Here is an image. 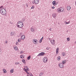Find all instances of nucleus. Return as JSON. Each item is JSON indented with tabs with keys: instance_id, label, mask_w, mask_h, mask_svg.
Segmentation results:
<instances>
[{
	"instance_id": "obj_1",
	"label": "nucleus",
	"mask_w": 76,
	"mask_h": 76,
	"mask_svg": "<svg viewBox=\"0 0 76 76\" xmlns=\"http://www.w3.org/2000/svg\"><path fill=\"white\" fill-rule=\"evenodd\" d=\"M24 24L22 21H18L17 23V27L18 28H22Z\"/></svg>"
},
{
	"instance_id": "obj_2",
	"label": "nucleus",
	"mask_w": 76,
	"mask_h": 76,
	"mask_svg": "<svg viewBox=\"0 0 76 76\" xmlns=\"http://www.w3.org/2000/svg\"><path fill=\"white\" fill-rule=\"evenodd\" d=\"M0 13L2 15H6V10L4 8L1 9L0 10Z\"/></svg>"
},
{
	"instance_id": "obj_3",
	"label": "nucleus",
	"mask_w": 76,
	"mask_h": 76,
	"mask_svg": "<svg viewBox=\"0 0 76 76\" xmlns=\"http://www.w3.org/2000/svg\"><path fill=\"white\" fill-rule=\"evenodd\" d=\"M56 11L58 13H61L64 11V8L61 7L57 9Z\"/></svg>"
},
{
	"instance_id": "obj_4",
	"label": "nucleus",
	"mask_w": 76,
	"mask_h": 76,
	"mask_svg": "<svg viewBox=\"0 0 76 76\" xmlns=\"http://www.w3.org/2000/svg\"><path fill=\"white\" fill-rule=\"evenodd\" d=\"M42 61L43 63H47V62H48V58L47 57H44L43 58Z\"/></svg>"
},
{
	"instance_id": "obj_5",
	"label": "nucleus",
	"mask_w": 76,
	"mask_h": 76,
	"mask_svg": "<svg viewBox=\"0 0 76 76\" xmlns=\"http://www.w3.org/2000/svg\"><path fill=\"white\" fill-rule=\"evenodd\" d=\"M33 42L34 43V44L36 45L38 44L39 42L38 40L37 39H34L33 40Z\"/></svg>"
},
{
	"instance_id": "obj_6",
	"label": "nucleus",
	"mask_w": 76,
	"mask_h": 76,
	"mask_svg": "<svg viewBox=\"0 0 76 76\" xmlns=\"http://www.w3.org/2000/svg\"><path fill=\"white\" fill-rule=\"evenodd\" d=\"M58 66L59 67H60V68H61V69H63V68H64V65H63V64L61 63H59Z\"/></svg>"
},
{
	"instance_id": "obj_7",
	"label": "nucleus",
	"mask_w": 76,
	"mask_h": 76,
	"mask_svg": "<svg viewBox=\"0 0 76 76\" xmlns=\"http://www.w3.org/2000/svg\"><path fill=\"white\" fill-rule=\"evenodd\" d=\"M23 70L25 71V72H27L28 71H29V69L28 67L27 66H24V68L23 69Z\"/></svg>"
},
{
	"instance_id": "obj_8",
	"label": "nucleus",
	"mask_w": 76,
	"mask_h": 76,
	"mask_svg": "<svg viewBox=\"0 0 76 76\" xmlns=\"http://www.w3.org/2000/svg\"><path fill=\"white\" fill-rule=\"evenodd\" d=\"M39 2V0H34V3L36 4H38Z\"/></svg>"
},
{
	"instance_id": "obj_9",
	"label": "nucleus",
	"mask_w": 76,
	"mask_h": 76,
	"mask_svg": "<svg viewBox=\"0 0 76 76\" xmlns=\"http://www.w3.org/2000/svg\"><path fill=\"white\" fill-rule=\"evenodd\" d=\"M45 54V53L42 52L40 53H39L38 55V56H44V55Z\"/></svg>"
},
{
	"instance_id": "obj_10",
	"label": "nucleus",
	"mask_w": 76,
	"mask_h": 76,
	"mask_svg": "<svg viewBox=\"0 0 76 76\" xmlns=\"http://www.w3.org/2000/svg\"><path fill=\"white\" fill-rule=\"evenodd\" d=\"M57 13H54L53 14V16L54 18H56L57 17Z\"/></svg>"
},
{
	"instance_id": "obj_11",
	"label": "nucleus",
	"mask_w": 76,
	"mask_h": 76,
	"mask_svg": "<svg viewBox=\"0 0 76 76\" xmlns=\"http://www.w3.org/2000/svg\"><path fill=\"white\" fill-rule=\"evenodd\" d=\"M25 38V36L24 35H23L21 37V39L22 40H24Z\"/></svg>"
},
{
	"instance_id": "obj_12",
	"label": "nucleus",
	"mask_w": 76,
	"mask_h": 76,
	"mask_svg": "<svg viewBox=\"0 0 76 76\" xmlns=\"http://www.w3.org/2000/svg\"><path fill=\"white\" fill-rule=\"evenodd\" d=\"M50 42L52 45H54L55 44V42H55V40H53H53H51Z\"/></svg>"
},
{
	"instance_id": "obj_13",
	"label": "nucleus",
	"mask_w": 76,
	"mask_h": 76,
	"mask_svg": "<svg viewBox=\"0 0 76 76\" xmlns=\"http://www.w3.org/2000/svg\"><path fill=\"white\" fill-rule=\"evenodd\" d=\"M67 10H70L71 9V7L69 6H68L67 7Z\"/></svg>"
},
{
	"instance_id": "obj_14",
	"label": "nucleus",
	"mask_w": 76,
	"mask_h": 76,
	"mask_svg": "<svg viewBox=\"0 0 76 76\" xmlns=\"http://www.w3.org/2000/svg\"><path fill=\"white\" fill-rule=\"evenodd\" d=\"M56 1H53L52 2L53 5L54 6H56Z\"/></svg>"
},
{
	"instance_id": "obj_15",
	"label": "nucleus",
	"mask_w": 76,
	"mask_h": 76,
	"mask_svg": "<svg viewBox=\"0 0 76 76\" xmlns=\"http://www.w3.org/2000/svg\"><path fill=\"white\" fill-rule=\"evenodd\" d=\"M2 71H3V73H7V71L5 69H3Z\"/></svg>"
},
{
	"instance_id": "obj_16",
	"label": "nucleus",
	"mask_w": 76,
	"mask_h": 76,
	"mask_svg": "<svg viewBox=\"0 0 76 76\" xmlns=\"http://www.w3.org/2000/svg\"><path fill=\"white\" fill-rule=\"evenodd\" d=\"M15 35V32L14 31H13L11 32L10 35L11 36H13Z\"/></svg>"
},
{
	"instance_id": "obj_17",
	"label": "nucleus",
	"mask_w": 76,
	"mask_h": 76,
	"mask_svg": "<svg viewBox=\"0 0 76 76\" xmlns=\"http://www.w3.org/2000/svg\"><path fill=\"white\" fill-rule=\"evenodd\" d=\"M59 50V49L58 48H57L56 49V54H58V50Z\"/></svg>"
},
{
	"instance_id": "obj_18",
	"label": "nucleus",
	"mask_w": 76,
	"mask_h": 76,
	"mask_svg": "<svg viewBox=\"0 0 76 76\" xmlns=\"http://www.w3.org/2000/svg\"><path fill=\"white\" fill-rule=\"evenodd\" d=\"M14 49L16 50H18V47L15 46H14Z\"/></svg>"
},
{
	"instance_id": "obj_19",
	"label": "nucleus",
	"mask_w": 76,
	"mask_h": 76,
	"mask_svg": "<svg viewBox=\"0 0 76 76\" xmlns=\"http://www.w3.org/2000/svg\"><path fill=\"white\" fill-rule=\"evenodd\" d=\"M31 32H35V29L33 28H31Z\"/></svg>"
},
{
	"instance_id": "obj_20",
	"label": "nucleus",
	"mask_w": 76,
	"mask_h": 76,
	"mask_svg": "<svg viewBox=\"0 0 76 76\" xmlns=\"http://www.w3.org/2000/svg\"><path fill=\"white\" fill-rule=\"evenodd\" d=\"M14 72V69H12L10 70V72L11 73H13Z\"/></svg>"
},
{
	"instance_id": "obj_21",
	"label": "nucleus",
	"mask_w": 76,
	"mask_h": 76,
	"mask_svg": "<svg viewBox=\"0 0 76 76\" xmlns=\"http://www.w3.org/2000/svg\"><path fill=\"white\" fill-rule=\"evenodd\" d=\"M70 21H68V22H67L66 21H65V23L66 24H69V23H70Z\"/></svg>"
},
{
	"instance_id": "obj_22",
	"label": "nucleus",
	"mask_w": 76,
	"mask_h": 76,
	"mask_svg": "<svg viewBox=\"0 0 76 76\" xmlns=\"http://www.w3.org/2000/svg\"><path fill=\"white\" fill-rule=\"evenodd\" d=\"M43 37H42V38L39 41V43H41V42H42V40L43 39Z\"/></svg>"
},
{
	"instance_id": "obj_23",
	"label": "nucleus",
	"mask_w": 76,
	"mask_h": 76,
	"mask_svg": "<svg viewBox=\"0 0 76 76\" xmlns=\"http://www.w3.org/2000/svg\"><path fill=\"white\" fill-rule=\"evenodd\" d=\"M62 63L63 64H64L65 63H66V60H64L63 61H62Z\"/></svg>"
},
{
	"instance_id": "obj_24",
	"label": "nucleus",
	"mask_w": 76,
	"mask_h": 76,
	"mask_svg": "<svg viewBox=\"0 0 76 76\" xmlns=\"http://www.w3.org/2000/svg\"><path fill=\"white\" fill-rule=\"evenodd\" d=\"M20 58H24V56H23V55H22L21 56H20Z\"/></svg>"
},
{
	"instance_id": "obj_25",
	"label": "nucleus",
	"mask_w": 76,
	"mask_h": 76,
	"mask_svg": "<svg viewBox=\"0 0 76 76\" xmlns=\"http://www.w3.org/2000/svg\"><path fill=\"white\" fill-rule=\"evenodd\" d=\"M31 56H28L27 58V60H30L31 59Z\"/></svg>"
},
{
	"instance_id": "obj_26",
	"label": "nucleus",
	"mask_w": 76,
	"mask_h": 76,
	"mask_svg": "<svg viewBox=\"0 0 76 76\" xmlns=\"http://www.w3.org/2000/svg\"><path fill=\"white\" fill-rule=\"evenodd\" d=\"M43 75H44V73L43 72H41V73L39 74L40 76H42Z\"/></svg>"
},
{
	"instance_id": "obj_27",
	"label": "nucleus",
	"mask_w": 76,
	"mask_h": 76,
	"mask_svg": "<svg viewBox=\"0 0 76 76\" xmlns=\"http://www.w3.org/2000/svg\"><path fill=\"white\" fill-rule=\"evenodd\" d=\"M62 55H63V56H66V53L64 52L62 53Z\"/></svg>"
},
{
	"instance_id": "obj_28",
	"label": "nucleus",
	"mask_w": 76,
	"mask_h": 76,
	"mask_svg": "<svg viewBox=\"0 0 76 76\" xmlns=\"http://www.w3.org/2000/svg\"><path fill=\"white\" fill-rule=\"evenodd\" d=\"M57 60H58V61L60 60V57H58L57 58Z\"/></svg>"
},
{
	"instance_id": "obj_29",
	"label": "nucleus",
	"mask_w": 76,
	"mask_h": 76,
	"mask_svg": "<svg viewBox=\"0 0 76 76\" xmlns=\"http://www.w3.org/2000/svg\"><path fill=\"white\" fill-rule=\"evenodd\" d=\"M67 40L68 41H70V38H67Z\"/></svg>"
},
{
	"instance_id": "obj_30",
	"label": "nucleus",
	"mask_w": 76,
	"mask_h": 76,
	"mask_svg": "<svg viewBox=\"0 0 76 76\" xmlns=\"http://www.w3.org/2000/svg\"><path fill=\"white\" fill-rule=\"evenodd\" d=\"M22 61L23 62V63H25V60L23 59L22 60Z\"/></svg>"
},
{
	"instance_id": "obj_31",
	"label": "nucleus",
	"mask_w": 76,
	"mask_h": 76,
	"mask_svg": "<svg viewBox=\"0 0 76 76\" xmlns=\"http://www.w3.org/2000/svg\"><path fill=\"white\" fill-rule=\"evenodd\" d=\"M20 54H22L23 53V51H21L20 52Z\"/></svg>"
},
{
	"instance_id": "obj_32",
	"label": "nucleus",
	"mask_w": 76,
	"mask_h": 76,
	"mask_svg": "<svg viewBox=\"0 0 76 76\" xmlns=\"http://www.w3.org/2000/svg\"><path fill=\"white\" fill-rule=\"evenodd\" d=\"M34 7H35L34 6H32L31 9H34Z\"/></svg>"
},
{
	"instance_id": "obj_33",
	"label": "nucleus",
	"mask_w": 76,
	"mask_h": 76,
	"mask_svg": "<svg viewBox=\"0 0 76 76\" xmlns=\"http://www.w3.org/2000/svg\"><path fill=\"white\" fill-rule=\"evenodd\" d=\"M19 63L18 62H15V64H19Z\"/></svg>"
},
{
	"instance_id": "obj_34",
	"label": "nucleus",
	"mask_w": 76,
	"mask_h": 76,
	"mask_svg": "<svg viewBox=\"0 0 76 76\" xmlns=\"http://www.w3.org/2000/svg\"><path fill=\"white\" fill-rule=\"evenodd\" d=\"M26 72L28 74V75H29V73L28 72V71H26Z\"/></svg>"
},
{
	"instance_id": "obj_35",
	"label": "nucleus",
	"mask_w": 76,
	"mask_h": 76,
	"mask_svg": "<svg viewBox=\"0 0 76 76\" xmlns=\"http://www.w3.org/2000/svg\"><path fill=\"white\" fill-rule=\"evenodd\" d=\"M29 75L30 76H33V75H32V74H31V73H30Z\"/></svg>"
},
{
	"instance_id": "obj_36",
	"label": "nucleus",
	"mask_w": 76,
	"mask_h": 76,
	"mask_svg": "<svg viewBox=\"0 0 76 76\" xmlns=\"http://www.w3.org/2000/svg\"><path fill=\"white\" fill-rule=\"evenodd\" d=\"M18 42H20V40L19 39H18Z\"/></svg>"
},
{
	"instance_id": "obj_37",
	"label": "nucleus",
	"mask_w": 76,
	"mask_h": 76,
	"mask_svg": "<svg viewBox=\"0 0 76 76\" xmlns=\"http://www.w3.org/2000/svg\"><path fill=\"white\" fill-rule=\"evenodd\" d=\"M54 8H55V7H52V9H54Z\"/></svg>"
},
{
	"instance_id": "obj_38",
	"label": "nucleus",
	"mask_w": 76,
	"mask_h": 76,
	"mask_svg": "<svg viewBox=\"0 0 76 76\" xmlns=\"http://www.w3.org/2000/svg\"><path fill=\"white\" fill-rule=\"evenodd\" d=\"M51 30H52L51 28H50L49 29V30L50 31H51Z\"/></svg>"
},
{
	"instance_id": "obj_39",
	"label": "nucleus",
	"mask_w": 76,
	"mask_h": 76,
	"mask_svg": "<svg viewBox=\"0 0 76 76\" xmlns=\"http://www.w3.org/2000/svg\"><path fill=\"white\" fill-rule=\"evenodd\" d=\"M20 35H22V33H20Z\"/></svg>"
},
{
	"instance_id": "obj_40",
	"label": "nucleus",
	"mask_w": 76,
	"mask_h": 76,
	"mask_svg": "<svg viewBox=\"0 0 76 76\" xmlns=\"http://www.w3.org/2000/svg\"><path fill=\"white\" fill-rule=\"evenodd\" d=\"M48 39L49 40H50L51 39H50V38H49Z\"/></svg>"
},
{
	"instance_id": "obj_41",
	"label": "nucleus",
	"mask_w": 76,
	"mask_h": 76,
	"mask_svg": "<svg viewBox=\"0 0 76 76\" xmlns=\"http://www.w3.org/2000/svg\"><path fill=\"white\" fill-rule=\"evenodd\" d=\"M0 7V9H1V7Z\"/></svg>"
},
{
	"instance_id": "obj_42",
	"label": "nucleus",
	"mask_w": 76,
	"mask_h": 76,
	"mask_svg": "<svg viewBox=\"0 0 76 76\" xmlns=\"http://www.w3.org/2000/svg\"><path fill=\"white\" fill-rule=\"evenodd\" d=\"M18 42H17L16 43V44H18Z\"/></svg>"
},
{
	"instance_id": "obj_43",
	"label": "nucleus",
	"mask_w": 76,
	"mask_h": 76,
	"mask_svg": "<svg viewBox=\"0 0 76 76\" xmlns=\"http://www.w3.org/2000/svg\"><path fill=\"white\" fill-rule=\"evenodd\" d=\"M33 4H34V3H33Z\"/></svg>"
}]
</instances>
